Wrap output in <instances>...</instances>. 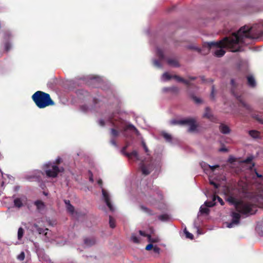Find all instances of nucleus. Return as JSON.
Here are the masks:
<instances>
[{"label":"nucleus","mask_w":263,"mask_h":263,"mask_svg":"<svg viewBox=\"0 0 263 263\" xmlns=\"http://www.w3.org/2000/svg\"><path fill=\"white\" fill-rule=\"evenodd\" d=\"M95 243V240L93 238H86L84 240V243L86 246H90Z\"/></svg>","instance_id":"nucleus-29"},{"label":"nucleus","mask_w":263,"mask_h":263,"mask_svg":"<svg viewBox=\"0 0 263 263\" xmlns=\"http://www.w3.org/2000/svg\"><path fill=\"white\" fill-rule=\"evenodd\" d=\"M210 183L213 185L215 189H217L219 186V184L215 183L213 180H210Z\"/></svg>","instance_id":"nucleus-46"},{"label":"nucleus","mask_w":263,"mask_h":263,"mask_svg":"<svg viewBox=\"0 0 263 263\" xmlns=\"http://www.w3.org/2000/svg\"><path fill=\"white\" fill-rule=\"evenodd\" d=\"M214 91H215L214 87V86H213L212 88L211 93V97L212 99H214Z\"/></svg>","instance_id":"nucleus-51"},{"label":"nucleus","mask_w":263,"mask_h":263,"mask_svg":"<svg viewBox=\"0 0 263 263\" xmlns=\"http://www.w3.org/2000/svg\"><path fill=\"white\" fill-rule=\"evenodd\" d=\"M152 249L153 251L156 254H159L160 252V248L156 246H154Z\"/></svg>","instance_id":"nucleus-43"},{"label":"nucleus","mask_w":263,"mask_h":263,"mask_svg":"<svg viewBox=\"0 0 263 263\" xmlns=\"http://www.w3.org/2000/svg\"><path fill=\"white\" fill-rule=\"evenodd\" d=\"M147 238L148 241L150 242H157L158 241V239L156 238H152L151 235H147Z\"/></svg>","instance_id":"nucleus-40"},{"label":"nucleus","mask_w":263,"mask_h":263,"mask_svg":"<svg viewBox=\"0 0 263 263\" xmlns=\"http://www.w3.org/2000/svg\"><path fill=\"white\" fill-rule=\"evenodd\" d=\"M17 259H18L20 261H22L25 258V253L24 252H22L17 256Z\"/></svg>","instance_id":"nucleus-39"},{"label":"nucleus","mask_w":263,"mask_h":263,"mask_svg":"<svg viewBox=\"0 0 263 263\" xmlns=\"http://www.w3.org/2000/svg\"><path fill=\"white\" fill-rule=\"evenodd\" d=\"M249 136L254 139H259L261 138L260 132L256 130H250L248 131Z\"/></svg>","instance_id":"nucleus-16"},{"label":"nucleus","mask_w":263,"mask_h":263,"mask_svg":"<svg viewBox=\"0 0 263 263\" xmlns=\"http://www.w3.org/2000/svg\"><path fill=\"white\" fill-rule=\"evenodd\" d=\"M64 201L66 205V208L68 212H69L71 214H73L74 212V208L73 206L70 204V201L68 200H64Z\"/></svg>","instance_id":"nucleus-19"},{"label":"nucleus","mask_w":263,"mask_h":263,"mask_svg":"<svg viewBox=\"0 0 263 263\" xmlns=\"http://www.w3.org/2000/svg\"><path fill=\"white\" fill-rule=\"evenodd\" d=\"M173 78H175L177 81L182 82L186 85L190 84V82L187 80H184L182 78L177 76H173Z\"/></svg>","instance_id":"nucleus-30"},{"label":"nucleus","mask_w":263,"mask_h":263,"mask_svg":"<svg viewBox=\"0 0 263 263\" xmlns=\"http://www.w3.org/2000/svg\"><path fill=\"white\" fill-rule=\"evenodd\" d=\"M241 47L238 36L235 33L230 36L224 37L219 42H207L204 44V48H207L208 51L213 49L214 54L217 57H221L224 54L225 48L232 52H237L241 50Z\"/></svg>","instance_id":"nucleus-2"},{"label":"nucleus","mask_w":263,"mask_h":263,"mask_svg":"<svg viewBox=\"0 0 263 263\" xmlns=\"http://www.w3.org/2000/svg\"><path fill=\"white\" fill-rule=\"evenodd\" d=\"M109 226L111 228H114L115 227L116 225H115V220L111 216H109Z\"/></svg>","instance_id":"nucleus-38"},{"label":"nucleus","mask_w":263,"mask_h":263,"mask_svg":"<svg viewBox=\"0 0 263 263\" xmlns=\"http://www.w3.org/2000/svg\"><path fill=\"white\" fill-rule=\"evenodd\" d=\"M153 65L157 68H161L162 67L160 61L158 60L154 59L153 60Z\"/></svg>","instance_id":"nucleus-34"},{"label":"nucleus","mask_w":263,"mask_h":263,"mask_svg":"<svg viewBox=\"0 0 263 263\" xmlns=\"http://www.w3.org/2000/svg\"><path fill=\"white\" fill-rule=\"evenodd\" d=\"M200 165L204 172L208 171V169L209 168V167H211L210 165L207 164L206 163H205L204 162H201L200 163Z\"/></svg>","instance_id":"nucleus-33"},{"label":"nucleus","mask_w":263,"mask_h":263,"mask_svg":"<svg viewBox=\"0 0 263 263\" xmlns=\"http://www.w3.org/2000/svg\"><path fill=\"white\" fill-rule=\"evenodd\" d=\"M220 132L223 134H228L230 133V128L226 124L221 123L219 126Z\"/></svg>","instance_id":"nucleus-20"},{"label":"nucleus","mask_w":263,"mask_h":263,"mask_svg":"<svg viewBox=\"0 0 263 263\" xmlns=\"http://www.w3.org/2000/svg\"><path fill=\"white\" fill-rule=\"evenodd\" d=\"M217 200L221 205H223L224 204V202L220 197H219L218 196L214 195V201H216Z\"/></svg>","instance_id":"nucleus-37"},{"label":"nucleus","mask_w":263,"mask_h":263,"mask_svg":"<svg viewBox=\"0 0 263 263\" xmlns=\"http://www.w3.org/2000/svg\"><path fill=\"white\" fill-rule=\"evenodd\" d=\"M32 99L35 105L40 108H43L54 104L48 93L41 91H37L32 96Z\"/></svg>","instance_id":"nucleus-6"},{"label":"nucleus","mask_w":263,"mask_h":263,"mask_svg":"<svg viewBox=\"0 0 263 263\" xmlns=\"http://www.w3.org/2000/svg\"><path fill=\"white\" fill-rule=\"evenodd\" d=\"M127 145L123 147L121 149V153L129 159L134 161H141L140 167L143 174L148 175L153 170L156 169L157 171L160 167V160L159 159L153 160L149 156H147L144 159H141L136 151H133L131 153H127L125 150Z\"/></svg>","instance_id":"nucleus-3"},{"label":"nucleus","mask_w":263,"mask_h":263,"mask_svg":"<svg viewBox=\"0 0 263 263\" xmlns=\"http://www.w3.org/2000/svg\"><path fill=\"white\" fill-rule=\"evenodd\" d=\"M140 208L142 212H143L144 213L147 214L149 215H153V214H154L153 213V212L149 209H148L145 205H141L140 206Z\"/></svg>","instance_id":"nucleus-24"},{"label":"nucleus","mask_w":263,"mask_h":263,"mask_svg":"<svg viewBox=\"0 0 263 263\" xmlns=\"http://www.w3.org/2000/svg\"><path fill=\"white\" fill-rule=\"evenodd\" d=\"M156 54L157 56L159 57V60L161 61L165 59V57L163 54V51L161 48L159 47H157L156 48Z\"/></svg>","instance_id":"nucleus-23"},{"label":"nucleus","mask_w":263,"mask_h":263,"mask_svg":"<svg viewBox=\"0 0 263 263\" xmlns=\"http://www.w3.org/2000/svg\"><path fill=\"white\" fill-rule=\"evenodd\" d=\"M51 232L48 229H46L45 232L43 233L44 240L46 242H50L53 240V238L51 237Z\"/></svg>","instance_id":"nucleus-14"},{"label":"nucleus","mask_w":263,"mask_h":263,"mask_svg":"<svg viewBox=\"0 0 263 263\" xmlns=\"http://www.w3.org/2000/svg\"><path fill=\"white\" fill-rule=\"evenodd\" d=\"M184 233L185 235V237L186 238H189L190 239H193V235L190 233L189 232H188L186 228L184 230Z\"/></svg>","instance_id":"nucleus-35"},{"label":"nucleus","mask_w":263,"mask_h":263,"mask_svg":"<svg viewBox=\"0 0 263 263\" xmlns=\"http://www.w3.org/2000/svg\"><path fill=\"white\" fill-rule=\"evenodd\" d=\"M235 208L238 213L236 212H231L232 221L228 223L227 225L229 228H232L239 224L240 219V213L248 216L254 214L256 212V205L250 201L239 202L236 204Z\"/></svg>","instance_id":"nucleus-5"},{"label":"nucleus","mask_w":263,"mask_h":263,"mask_svg":"<svg viewBox=\"0 0 263 263\" xmlns=\"http://www.w3.org/2000/svg\"><path fill=\"white\" fill-rule=\"evenodd\" d=\"M100 126L103 127L105 125L112 126L114 128L110 129V143L115 147L117 144L115 138L119 135L120 132H125L128 129H132L138 133V130L132 124L127 123L126 121L122 119L116 113H114L108 116L106 119H100L98 121Z\"/></svg>","instance_id":"nucleus-1"},{"label":"nucleus","mask_w":263,"mask_h":263,"mask_svg":"<svg viewBox=\"0 0 263 263\" xmlns=\"http://www.w3.org/2000/svg\"><path fill=\"white\" fill-rule=\"evenodd\" d=\"M151 193H152L154 196H157V200L154 199L151 196L147 197V195H145V199L144 200L149 205H155L157 204V200H161L162 199V195L161 192L158 190L157 187L155 189H151Z\"/></svg>","instance_id":"nucleus-11"},{"label":"nucleus","mask_w":263,"mask_h":263,"mask_svg":"<svg viewBox=\"0 0 263 263\" xmlns=\"http://www.w3.org/2000/svg\"><path fill=\"white\" fill-rule=\"evenodd\" d=\"M173 78V76H172L168 72L164 73L161 77V80L162 81H167Z\"/></svg>","instance_id":"nucleus-25"},{"label":"nucleus","mask_w":263,"mask_h":263,"mask_svg":"<svg viewBox=\"0 0 263 263\" xmlns=\"http://www.w3.org/2000/svg\"><path fill=\"white\" fill-rule=\"evenodd\" d=\"M26 202L27 198L25 196L16 198L13 201L14 206L17 208H21L23 206Z\"/></svg>","instance_id":"nucleus-12"},{"label":"nucleus","mask_w":263,"mask_h":263,"mask_svg":"<svg viewBox=\"0 0 263 263\" xmlns=\"http://www.w3.org/2000/svg\"><path fill=\"white\" fill-rule=\"evenodd\" d=\"M24 229L22 227L19 228L18 229V231H17V239L18 240H21L22 238V237L24 235Z\"/></svg>","instance_id":"nucleus-32"},{"label":"nucleus","mask_w":263,"mask_h":263,"mask_svg":"<svg viewBox=\"0 0 263 263\" xmlns=\"http://www.w3.org/2000/svg\"><path fill=\"white\" fill-rule=\"evenodd\" d=\"M255 174L257 177L258 178H262V176L259 174H258L256 171H255Z\"/></svg>","instance_id":"nucleus-57"},{"label":"nucleus","mask_w":263,"mask_h":263,"mask_svg":"<svg viewBox=\"0 0 263 263\" xmlns=\"http://www.w3.org/2000/svg\"><path fill=\"white\" fill-rule=\"evenodd\" d=\"M154 247L153 245L151 243L149 244H148L145 248V249L146 250H151V249H153V248Z\"/></svg>","instance_id":"nucleus-52"},{"label":"nucleus","mask_w":263,"mask_h":263,"mask_svg":"<svg viewBox=\"0 0 263 263\" xmlns=\"http://www.w3.org/2000/svg\"><path fill=\"white\" fill-rule=\"evenodd\" d=\"M219 167V165H211V167H209V169H210L211 171L213 172L216 168H218Z\"/></svg>","instance_id":"nucleus-49"},{"label":"nucleus","mask_w":263,"mask_h":263,"mask_svg":"<svg viewBox=\"0 0 263 263\" xmlns=\"http://www.w3.org/2000/svg\"><path fill=\"white\" fill-rule=\"evenodd\" d=\"M139 234H140V235L143 236H146V237H147V235H149V234H146L144 232H143L142 231H141V230H140L139 231Z\"/></svg>","instance_id":"nucleus-54"},{"label":"nucleus","mask_w":263,"mask_h":263,"mask_svg":"<svg viewBox=\"0 0 263 263\" xmlns=\"http://www.w3.org/2000/svg\"><path fill=\"white\" fill-rule=\"evenodd\" d=\"M98 184L101 185V188L102 189V199L104 201V202L106 203V205L108 206L110 211L114 212L115 211V208L112 204L111 201V195L109 192L103 189L102 186V181L101 179H99L97 181Z\"/></svg>","instance_id":"nucleus-10"},{"label":"nucleus","mask_w":263,"mask_h":263,"mask_svg":"<svg viewBox=\"0 0 263 263\" xmlns=\"http://www.w3.org/2000/svg\"><path fill=\"white\" fill-rule=\"evenodd\" d=\"M216 202L215 201H214V196L213 197L212 200V201H206L204 202V205L206 207H212L214 206L216 204Z\"/></svg>","instance_id":"nucleus-31"},{"label":"nucleus","mask_w":263,"mask_h":263,"mask_svg":"<svg viewBox=\"0 0 263 263\" xmlns=\"http://www.w3.org/2000/svg\"><path fill=\"white\" fill-rule=\"evenodd\" d=\"M238 36L241 46L248 44L249 40L258 39L263 37V21L254 24L252 27L244 26L235 33Z\"/></svg>","instance_id":"nucleus-4"},{"label":"nucleus","mask_w":263,"mask_h":263,"mask_svg":"<svg viewBox=\"0 0 263 263\" xmlns=\"http://www.w3.org/2000/svg\"><path fill=\"white\" fill-rule=\"evenodd\" d=\"M176 88H175V87H164L163 88V91L164 92H166L167 91H169L170 90H173V89H176Z\"/></svg>","instance_id":"nucleus-50"},{"label":"nucleus","mask_w":263,"mask_h":263,"mask_svg":"<svg viewBox=\"0 0 263 263\" xmlns=\"http://www.w3.org/2000/svg\"><path fill=\"white\" fill-rule=\"evenodd\" d=\"M193 99L197 104H199L201 102V100L197 97L193 96Z\"/></svg>","instance_id":"nucleus-45"},{"label":"nucleus","mask_w":263,"mask_h":263,"mask_svg":"<svg viewBox=\"0 0 263 263\" xmlns=\"http://www.w3.org/2000/svg\"><path fill=\"white\" fill-rule=\"evenodd\" d=\"M131 240L134 242V243H139L140 242L139 238L138 236L136 235L135 234H133L131 236Z\"/></svg>","instance_id":"nucleus-36"},{"label":"nucleus","mask_w":263,"mask_h":263,"mask_svg":"<svg viewBox=\"0 0 263 263\" xmlns=\"http://www.w3.org/2000/svg\"><path fill=\"white\" fill-rule=\"evenodd\" d=\"M248 84L251 87H254L256 85V82L252 76H249L247 77Z\"/></svg>","instance_id":"nucleus-22"},{"label":"nucleus","mask_w":263,"mask_h":263,"mask_svg":"<svg viewBox=\"0 0 263 263\" xmlns=\"http://www.w3.org/2000/svg\"><path fill=\"white\" fill-rule=\"evenodd\" d=\"M209 212V209L205 205H201L200 208L199 212L198 214L200 213L201 214H207ZM198 216H199V214H198Z\"/></svg>","instance_id":"nucleus-28"},{"label":"nucleus","mask_w":263,"mask_h":263,"mask_svg":"<svg viewBox=\"0 0 263 263\" xmlns=\"http://www.w3.org/2000/svg\"><path fill=\"white\" fill-rule=\"evenodd\" d=\"M197 232H198V234H201V233L199 232V229L197 230Z\"/></svg>","instance_id":"nucleus-59"},{"label":"nucleus","mask_w":263,"mask_h":263,"mask_svg":"<svg viewBox=\"0 0 263 263\" xmlns=\"http://www.w3.org/2000/svg\"><path fill=\"white\" fill-rule=\"evenodd\" d=\"M89 174L90 175L89 181H91V182H93V179L92 174V173L90 171H89Z\"/></svg>","instance_id":"nucleus-55"},{"label":"nucleus","mask_w":263,"mask_h":263,"mask_svg":"<svg viewBox=\"0 0 263 263\" xmlns=\"http://www.w3.org/2000/svg\"><path fill=\"white\" fill-rule=\"evenodd\" d=\"M167 64L172 67H178L180 66V64L178 60L175 58H170L167 59Z\"/></svg>","instance_id":"nucleus-13"},{"label":"nucleus","mask_w":263,"mask_h":263,"mask_svg":"<svg viewBox=\"0 0 263 263\" xmlns=\"http://www.w3.org/2000/svg\"><path fill=\"white\" fill-rule=\"evenodd\" d=\"M252 157H249L245 160V162L247 163L250 162L251 161H252Z\"/></svg>","instance_id":"nucleus-53"},{"label":"nucleus","mask_w":263,"mask_h":263,"mask_svg":"<svg viewBox=\"0 0 263 263\" xmlns=\"http://www.w3.org/2000/svg\"><path fill=\"white\" fill-rule=\"evenodd\" d=\"M203 117L204 118L209 119L212 121H213L214 120V117L213 116L209 107H206L205 112L203 115Z\"/></svg>","instance_id":"nucleus-17"},{"label":"nucleus","mask_w":263,"mask_h":263,"mask_svg":"<svg viewBox=\"0 0 263 263\" xmlns=\"http://www.w3.org/2000/svg\"><path fill=\"white\" fill-rule=\"evenodd\" d=\"M90 79L91 82L92 83H94L96 85V86L97 87L100 86V84L103 81L102 78L98 76L91 77Z\"/></svg>","instance_id":"nucleus-18"},{"label":"nucleus","mask_w":263,"mask_h":263,"mask_svg":"<svg viewBox=\"0 0 263 263\" xmlns=\"http://www.w3.org/2000/svg\"><path fill=\"white\" fill-rule=\"evenodd\" d=\"M34 204L36 206L39 212H42L45 209V204L43 202L40 200H37L34 202Z\"/></svg>","instance_id":"nucleus-21"},{"label":"nucleus","mask_w":263,"mask_h":263,"mask_svg":"<svg viewBox=\"0 0 263 263\" xmlns=\"http://www.w3.org/2000/svg\"><path fill=\"white\" fill-rule=\"evenodd\" d=\"M231 85L232 86L231 90V93L239 101L240 103L239 106L244 107L248 111H251V106L243 101L241 98L239 84L234 80L232 79L231 81Z\"/></svg>","instance_id":"nucleus-8"},{"label":"nucleus","mask_w":263,"mask_h":263,"mask_svg":"<svg viewBox=\"0 0 263 263\" xmlns=\"http://www.w3.org/2000/svg\"><path fill=\"white\" fill-rule=\"evenodd\" d=\"M195 78H196L195 77H191V78H190L191 80H195Z\"/></svg>","instance_id":"nucleus-58"},{"label":"nucleus","mask_w":263,"mask_h":263,"mask_svg":"<svg viewBox=\"0 0 263 263\" xmlns=\"http://www.w3.org/2000/svg\"><path fill=\"white\" fill-rule=\"evenodd\" d=\"M62 161L60 157H58L55 161L48 162L43 165V169L47 177L55 178L58 174L63 171V168H59L57 164L60 163Z\"/></svg>","instance_id":"nucleus-7"},{"label":"nucleus","mask_w":263,"mask_h":263,"mask_svg":"<svg viewBox=\"0 0 263 263\" xmlns=\"http://www.w3.org/2000/svg\"><path fill=\"white\" fill-rule=\"evenodd\" d=\"M219 151L222 152H226L228 151V150L226 148H221L219 149Z\"/></svg>","instance_id":"nucleus-56"},{"label":"nucleus","mask_w":263,"mask_h":263,"mask_svg":"<svg viewBox=\"0 0 263 263\" xmlns=\"http://www.w3.org/2000/svg\"><path fill=\"white\" fill-rule=\"evenodd\" d=\"M158 218L159 220L163 222L168 221L170 220V216L166 214L160 215Z\"/></svg>","instance_id":"nucleus-26"},{"label":"nucleus","mask_w":263,"mask_h":263,"mask_svg":"<svg viewBox=\"0 0 263 263\" xmlns=\"http://www.w3.org/2000/svg\"><path fill=\"white\" fill-rule=\"evenodd\" d=\"M254 118L260 123L263 124V120L260 117L259 115H255Z\"/></svg>","instance_id":"nucleus-48"},{"label":"nucleus","mask_w":263,"mask_h":263,"mask_svg":"<svg viewBox=\"0 0 263 263\" xmlns=\"http://www.w3.org/2000/svg\"><path fill=\"white\" fill-rule=\"evenodd\" d=\"M189 48L190 49H194V50H196L197 51H198V52H201V50L200 48H199L198 47H197L194 45H191L189 46Z\"/></svg>","instance_id":"nucleus-47"},{"label":"nucleus","mask_w":263,"mask_h":263,"mask_svg":"<svg viewBox=\"0 0 263 263\" xmlns=\"http://www.w3.org/2000/svg\"><path fill=\"white\" fill-rule=\"evenodd\" d=\"M5 48L6 51H9L11 48V44L10 43H6L5 45Z\"/></svg>","instance_id":"nucleus-44"},{"label":"nucleus","mask_w":263,"mask_h":263,"mask_svg":"<svg viewBox=\"0 0 263 263\" xmlns=\"http://www.w3.org/2000/svg\"><path fill=\"white\" fill-rule=\"evenodd\" d=\"M162 135L163 136V137L166 140V141H167L168 142H172V137L170 134H169L165 132H162Z\"/></svg>","instance_id":"nucleus-27"},{"label":"nucleus","mask_w":263,"mask_h":263,"mask_svg":"<svg viewBox=\"0 0 263 263\" xmlns=\"http://www.w3.org/2000/svg\"><path fill=\"white\" fill-rule=\"evenodd\" d=\"M142 145L145 151V152L147 154V155H148L149 151L147 146L146 145L144 141H142Z\"/></svg>","instance_id":"nucleus-41"},{"label":"nucleus","mask_w":263,"mask_h":263,"mask_svg":"<svg viewBox=\"0 0 263 263\" xmlns=\"http://www.w3.org/2000/svg\"><path fill=\"white\" fill-rule=\"evenodd\" d=\"M94 101L95 102V103H97L96 99H94Z\"/></svg>","instance_id":"nucleus-61"},{"label":"nucleus","mask_w":263,"mask_h":263,"mask_svg":"<svg viewBox=\"0 0 263 263\" xmlns=\"http://www.w3.org/2000/svg\"><path fill=\"white\" fill-rule=\"evenodd\" d=\"M81 110L83 112H87L89 110V107L86 105H83L81 106Z\"/></svg>","instance_id":"nucleus-42"},{"label":"nucleus","mask_w":263,"mask_h":263,"mask_svg":"<svg viewBox=\"0 0 263 263\" xmlns=\"http://www.w3.org/2000/svg\"><path fill=\"white\" fill-rule=\"evenodd\" d=\"M32 232H37L39 234H43V233L45 232L46 229H43L39 227L37 224L36 223H34L32 228L31 229Z\"/></svg>","instance_id":"nucleus-15"},{"label":"nucleus","mask_w":263,"mask_h":263,"mask_svg":"<svg viewBox=\"0 0 263 263\" xmlns=\"http://www.w3.org/2000/svg\"><path fill=\"white\" fill-rule=\"evenodd\" d=\"M8 34V35H10L9 32H7V33H6V34Z\"/></svg>","instance_id":"nucleus-60"},{"label":"nucleus","mask_w":263,"mask_h":263,"mask_svg":"<svg viewBox=\"0 0 263 263\" xmlns=\"http://www.w3.org/2000/svg\"><path fill=\"white\" fill-rule=\"evenodd\" d=\"M172 125H187L189 126V132H194L196 130L197 124L196 120L192 118H186L181 120H172L170 122Z\"/></svg>","instance_id":"nucleus-9"}]
</instances>
